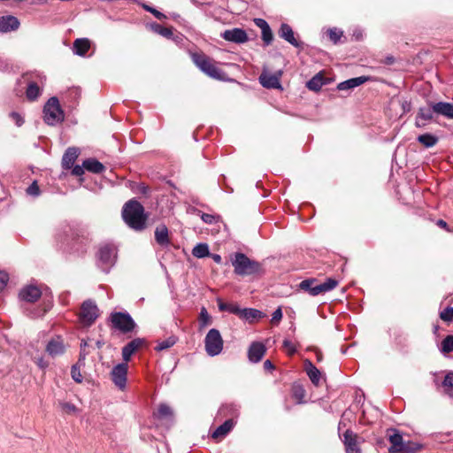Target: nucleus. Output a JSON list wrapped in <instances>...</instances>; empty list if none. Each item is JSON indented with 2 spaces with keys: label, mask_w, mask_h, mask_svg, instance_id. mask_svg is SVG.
Returning a JSON list of instances; mask_svg holds the SVG:
<instances>
[{
  "label": "nucleus",
  "mask_w": 453,
  "mask_h": 453,
  "mask_svg": "<svg viewBox=\"0 0 453 453\" xmlns=\"http://www.w3.org/2000/svg\"><path fill=\"white\" fill-rule=\"evenodd\" d=\"M122 218L127 225L134 230L140 231L145 227L144 208L134 199L125 203L122 210Z\"/></svg>",
  "instance_id": "f257e3e1"
},
{
  "label": "nucleus",
  "mask_w": 453,
  "mask_h": 453,
  "mask_svg": "<svg viewBox=\"0 0 453 453\" xmlns=\"http://www.w3.org/2000/svg\"><path fill=\"white\" fill-rule=\"evenodd\" d=\"M191 58L195 65L208 76L217 80L223 79L224 73L214 65L209 57L203 53H193Z\"/></svg>",
  "instance_id": "f03ea898"
},
{
  "label": "nucleus",
  "mask_w": 453,
  "mask_h": 453,
  "mask_svg": "<svg viewBox=\"0 0 453 453\" xmlns=\"http://www.w3.org/2000/svg\"><path fill=\"white\" fill-rule=\"evenodd\" d=\"M234 273L241 276L250 275L256 273L259 270L258 263L250 259L243 253H235L234 258L232 260Z\"/></svg>",
  "instance_id": "7ed1b4c3"
},
{
  "label": "nucleus",
  "mask_w": 453,
  "mask_h": 453,
  "mask_svg": "<svg viewBox=\"0 0 453 453\" xmlns=\"http://www.w3.org/2000/svg\"><path fill=\"white\" fill-rule=\"evenodd\" d=\"M65 115L62 111L58 99L55 96L50 97L43 107V119L45 123L54 126L64 120Z\"/></svg>",
  "instance_id": "20e7f679"
},
{
  "label": "nucleus",
  "mask_w": 453,
  "mask_h": 453,
  "mask_svg": "<svg viewBox=\"0 0 453 453\" xmlns=\"http://www.w3.org/2000/svg\"><path fill=\"white\" fill-rule=\"evenodd\" d=\"M46 81L45 75L42 73L35 72L27 75V88L26 96L29 101H35L42 94V86Z\"/></svg>",
  "instance_id": "39448f33"
},
{
  "label": "nucleus",
  "mask_w": 453,
  "mask_h": 453,
  "mask_svg": "<svg viewBox=\"0 0 453 453\" xmlns=\"http://www.w3.org/2000/svg\"><path fill=\"white\" fill-rule=\"evenodd\" d=\"M97 257L99 266L104 272L108 273L116 261L117 250L115 246L112 244L101 246Z\"/></svg>",
  "instance_id": "423d86ee"
},
{
  "label": "nucleus",
  "mask_w": 453,
  "mask_h": 453,
  "mask_svg": "<svg viewBox=\"0 0 453 453\" xmlns=\"http://www.w3.org/2000/svg\"><path fill=\"white\" fill-rule=\"evenodd\" d=\"M205 349L209 356L219 355L223 349V340L219 330L212 328L205 336Z\"/></svg>",
  "instance_id": "0eeeda50"
},
{
  "label": "nucleus",
  "mask_w": 453,
  "mask_h": 453,
  "mask_svg": "<svg viewBox=\"0 0 453 453\" xmlns=\"http://www.w3.org/2000/svg\"><path fill=\"white\" fill-rule=\"evenodd\" d=\"M111 320L115 328L123 332L129 333L135 327V323L132 317L126 312H114L111 316Z\"/></svg>",
  "instance_id": "6e6552de"
},
{
  "label": "nucleus",
  "mask_w": 453,
  "mask_h": 453,
  "mask_svg": "<svg viewBox=\"0 0 453 453\" xmlns=\"http://www.w3.org/2000/svg\"><path fill=\"white\" fill-rule=\"evenodd\" d=\"M98 317V308L91 301H85L81 309L80 319L85 326H90Z\"/></svg>",
  "instance_id": "1a4fd4ad"
},
{
  "label": "nucleus",
  "mask_w": 453,
  "mask_h": 453,
  "mask_svg": "<svg viewBox=\"0 0 453 453\" xmlns=\"http://www.w3.org/2000/svg\"><path fill=\"white\" fill-rule=\"evenodd\" d=\"M128 365L127 363H121L115 365L111 372V380L116 387L123 390L127 384Z\"/></svg>",
  "instance_id": "9d476101"
},
{
  "label": "nucleus",
  "mask_w": 453,
  "mask_h": 453,
  "mask_svg": "<svg viewBox=\"0 0 453 453\" xmlns=\"http://www.w3.org/2000/svg\"><path fill=\"white\" fill-rule=\"evenodd\" d=\"M221 37L227 42L238 44L244 43L249 40L248 35L245 32V30L237 27L225 30L221 34Z\"/></svg>",
  "instance_id": "9b49d317"
},
{
  "label": "nucleus",
  "mask_w": 453,
  "mask_h": 453,
  "mask_svg": "<svg viewBox=\"0 0 453 453\" xmlns=\"http://www.w3.org/2000/svg\"><path fill=\"white\" fill-rule=\"evenodd\" d=\"M281 73L280 71L273 74L263 72L259 76V81L266 88H281L280 82Z\"/></svg>",
  "instance_id": "f8f14e48"
},
{
  "label": "nucleus",
  "mask_w": 453,
  "mask_h": 453,
  "mask_svg": "<svg viewBox=\"0 0 453 453\" xmlns=\"http://www.w3.org/2000/svg\"><path fill=\"white\" fill-rule=\"evenodd\" d=\"M46 351L52 357L63 355L65 351L63 339L60 336L52 338L46 346Z\"/></svg>",
  "instance_id": "ddd939ff"
},
{
  "label": "nucleus",
  "mask_w": 453,
  "mask_h": 453,
  "mask_svg": "<svg viewBox=\"0 0 453 453\" xmlns=\"http://www.w3.org/2000/svg\"><path fill=\"white\" fill-rule=\"evenodd\" d=\"M19 298L28 303L37 301L42 296L41 289L34 285H28L23 288L19 292Z\"/></svg>",
  "instance_id": "4468645a"
},
{
  "label": "nucleus",
  "mask_w": 453,
  "mask_h": 453,
  "mask_svg": "<svg viewBox=\"0 0 453 453\" xmlns=\"http://www.w3.org/2000/svg\"><path fill=\"white\" fill-rule=\"evenodd\" d=\"M266 349L262 342H254L248 350L249 360L252 363H258L265 356Z\"/></svg>",
  "instance_id": "2eb2a0df"
},
{
  "label": "nucleus",
  "mask_w": 453,
  "mask_h": 453,
  "mask_svg": "<svg viewBox=\"0 0 453 453\" xmlns=\"http://www.w3.org/2000/svg\"><path fill=\"white\" fill-rule=\"evenodd\" d=\"M143 342H144L143 339L135 338L123 347L122 357H123V360L125 361V363L127 364V362L130 360L132 355L142 346Z\"/></svg>",
  "instance_id": "dca6fc26"
},
{
  "label": "nucleus",
  "mask_w": 453,
  "mask_h": 453,
  "mask_svg": "<svg viewBox=\"0 0 453 453\" xmlns=\"http://www.w3.org/2000/svg\"><path fill=\"white\" fill-rule=\"evenodd\" d=\"M343 443L346 453H361V449L357 442V435L350 430H347L344 434Z\"/></svg>",
  "instance_id": "f3484780"
},
{
  "label": "nucleus",
  "mask_w": 453,
  "mask_h": 453,
  "mask_svg": "<svg viewBox=\"0 0 453 453\" xmlns=\"http://www.w3.org/2000/svg\"><path fill=\"white\" fill-rule=\"evenodd\" d=\"M432 109L435 114L453 119V104L448 102L432 103Z\"/></svg>",
  "instance_id": "a211bd4d"
},
{
  "label": "nucleus",
  "mask_w": 453,
  "mask_h": 453,
  "mask_svg": "<svg viewBox=\"0 0 453 453\" xmlns=\"http://www.w3.org/2000/svg\"><path fill=\"white\" fill-rule=\"evenodd\" d=\"M19 27V19L14 16H2L0 17V32L7 33L15 31Z\"/></svg>",
  "instance_id": "6ab92c4d"
},
{
  "label": "nucleus",
  "mask_w": 453,
  "mask_h": 453,
  "mask_svg": "<svg viewBox=\"0 0 453 453\" xmlns=\"http://www.w3.org/2000/svg\"><path fill=\"white\" fill-rule=\"evenodd\" d=\"M388 440L391 444L388 448V451L391 453H398L404 442L402 434L397 430L392 429L389 431Z\"/></svg>",
  "instance_id": "aec40b11"
},
{
  "label": "nucleus",
  "mask_w": 453,
  "mask_h": 453,
  "mask_svg": "<svg viewBox=\"0 0 453 453\" xmlns=\"http://www.w3.org/2000/svg\"><path fill=\"white\" fill-rule=\"evenodd\" d=\"M434 111L432 109V104L430 108H419L418 112L416 116L415 125L417 127H424L426 122L432 120L434 118Z\"/></svg>",
  "instance_id": "412c9836"
},
{
  "label": "nucleus",
  "mask_w": 453,
  "mask_h": 453,
  "mask_svg": "<svg viewBox=\"0 0 453 453\" xmlns=\"http://www.w3.org/2000/svg\"><path fill=\"white\" fill-rule=\"evenodd\" d=\"M279 35L294 47H300V42L295 37L294 31L288 24H281L279 30Z\"/></svg>",
  "instance_id": "4be33fe9"
},
{
  "label": "nucleus",
  "mask_w": 453,
  "mask_h": 453,
  "mask_svg": "<svg viewBox=\"0 0 453 453\" xmlns=\"http://www.w3.org/2000/svg\"><path fill=\"white\" fill-rule=\"evenodd\" d=\"M79 156V150L74 147H70L65 152L62 158V166L64 169H71L73 166V164L76 158Z\"/></svg>",
  "instance_id": "5701e85b"
},
{
  "label": "nucleus",
  "mask_w": 453,
  "mask_h": 453,
  "mask_svg": "<svg viewBox=\"0 0 453 453\" xmlns=\"http://www.w3.org/2000/svg\"><path fill=\"white\" fill-rule=\"evenodd\" d=\"M370 80V77L368 76H359L356 78H351L347 81H344L342 82H340L337 86V88L339 90H347L350 88H354L356 87H358L365 82L368 81Z\"/></svg>",
  "instance_id": "b1692460"
},
{
  "label": "nucleus",
  "mask_w": 453,
  "mask_h": 453,
  "mask_svg": "<svg viewBox=\"0 0 453 453\" xmlns=\"http://www.w3.org/2000/svg\"><path fill=\"white\" fill-rule=\"evenodd\" d=\"M91 46L88 38H79L73 42V51L74 54L84 57Z\"/></svg>",
  "instance_id": "393cba45"
},
{
  "label": "nucleus",
  "mask_w": 453,
  "mask_h": 453,
  "mask_svg": "<svg viewBox=\"0 0 453 453\" xmlns=\"http://www.w3.org/2000/svg\"><path fill=\"white\" fill-rule=\"evenodd\" d=\"M304 369L311 381L315 386H319L321 376L320 371L308 359L304 361Z\"/></svg>",
  "instance_id": "a878e982"
},
{
  "label": "nucleus",
  "mask_w": 453,
  "mask_h": 453,
  "mask_svg": "<svg viewBox=\"0 0 453 453\" xmlns=\"http://www.w3.org/2000/svg\"><path fill=\"white\" fill-rule=\"evenodd\" d=\"M155 239L156 242L163 247L167 246L170 243L168 229L165 225H159L156 227Z\"/></svg>",
  "instance_id": "bb28decb"
},
{
  "label": "nucleus",
  "mask_w": 453,
  "mask_h": 453,
  "mask_svg": "<svg viewBox=\"0 0 453 453\" xmlns=\"http://www.w3.org/2000/svg\"><path fill=\"white\" fill-rule=\"evenodd\" d=\"M83 167L93 173H101L105 169L104 165L96 158H88L84 160Z\"/></svg>",
  "instance_id": "cd10ccee"
},
{
  "label": "nucleus",
  "mask_w": 453,
  "mask_h": 453,
  "mask_svg": "<svg viewBox=\"0 0 453 453\" xmlns=\"http://www.w3.org/2000/svg\"><path fill=\"white\" fill-rule=\"evenodd\" d=\"M234 422L233 419L226 420L222 425L216 428L212 433V438L217 439L226 436L234 427Z\"/></svg>",
  "instance_id": "c85d7f7f"
},
{
  "label": "nucleus",
  "mask_w": 453,
  "mask_h": 453,
  "mask_svg": "<svg viewBox=\"0 0 453 453\" xmlns=\"http://www.w3.org/2000/svg\"><path fill=\"white\" fill-rule=\"evenodd\" d=\"M262 311L252 309V308H244L242 310L241 319H243L250 323L254 322L257 319H259L263 317Z\"/></svg>",
  "instance_id": "c756f323"
},
{
  "label": "nucleus",
  "mask_w": 453,
  "mask_h": 453,
  "mask_svg": "<svg viewBox=\"0 0 453 453\" xmlns=\"http://www.w3.org/2000/svg\"><path fill=\"white\" fill-rule=\"evenodd\" d=\"M317 280L315 279L304 280L299 284V288L308 292L310 295L316 296L320 293H315V289L318 288Z\"/></svg>",
  "instance_id": "7c9ffc66"
},
{
  "label": "nucleus",
  "mask_w": 453,
  "mask_h": 453,
  "mask_svg": "<svg viewBox=\"0 0 453 453\" xmlns=\"http://www.w3.org/2000/svg\"><path fill=\"white\" fill-rule=\"evenodd\" d=\"M154 416L159 419L171 418L173 417V411L167 404L161 403L154 413Z\"/></svg>",
  "instance_id": "2f4dec72"
},
{
  "label": "nucleus",
  "mask_w": 453,
  "mask_h": 453,
  "mask_svg": "<svg viewBox=\"0 0 453 453\" xmlns=\"http://www.w3.org/2000/svg\"><path fill=\"white\" fill-rule=\"evenodd\" d=\"M417 140L421 144H423L426 148H432L438 142V138L435 135H434L432 134H428V133L418 135Z\"/></svg>",
  "instance_id": "473e14b6"
},
{
  "label": "nucleus",
  "mask_w": 453,
  "mask_h": 453,
  "mask_svg": "<svg viewBox=\"0 0 453 453\" xmlns=\"http://www.w3.org/2000/svg\"><path fill=\"white\" fill-rule=\"evenodd\" d=\"M324 84L323 76L318 73L307 82L306 86L310 90L319 91Z\"/></svg>",
  "instance_id": "72a5a7b5"
},
{
  "label": "nucleus",
  "mask_w": 453,
  "mask_h": 453,
  "mask_svg": "<svg viewBox=\"0 0 453 453\" xmlns=\"http://www.w3.org/2000/svg\"><path fill=\"white\" fill-rule=\"evenodd\" d=\"M338 285V281L334 279L329 278L325 282L318 284L315 293H326L334 289Z\"/></svg>",
  "instance_id": "f704fd0d"
},
{
  "label": "nucleus",
  "mask_w": 453,
  "mask_h": 453,
  "mask_svg": "<svg viewBox=\"0 0 453 453\" xmlns=\"http://www.w3.org/2000/svg\"><path fill=\"white\" fill-rule=\"evenodd\" d=\"M192 254L197 258L208 257L210 255L209 246L206 243H198L193 248Z\"/></svg>",
  "instance_id": "c9c22d12"
},
{
  "label": "nucleus",
  "mask_w": 453,
  "mask_h": 453,
  "mask_svg": "<svg viewBox=\"0 0 453 453\" xmlns=\"http://www.w3.org/2000/svg\"><path fill=\"white\" fill-rule=\"evenodd\" d=\"M177 342V337L171 335L164 341L158 342L155 347V350L162 351L173 347Z\"/></svg>",
  "instance_id": "e433bc0d"
},
{
  "label": "nucleus",
  "mask_w": 453,
  "mask_h": 453,
  "mask_svg": "<svg viewBox=\"0 0 453 453\" xmlns=\"http://www.w3.org/2000/svg\"><path fill=\"white\" fill-rule=\"evenodd\" d=\"M442 388L447 395L453 397V372H449L445 376Z\"/></svg>",
  "instance_id": "4c0bfd02"
},
{
  "label": "nucleus",
  "mask_w": 453,
  "mask_h": 453,
  "mask_svg": "<svg viewBox=\"0 0 453 453\" xmlns=\"http://www.w3.org/2000/svg\"><path fill=\"white\" fill-rule=\"evenodd\" d=\"M150 28L156 34H158L165 38H170L173 35V30L168 27H164L157 23L150 24Z\"/></svg>",
  "instance_id": "58836bf2"
},
{
  "label": "nucleus",
  "mask_w": 453,
  "mask_h": 453,
  "mask_svg": "<svg viewBox=\"0 0 453 453\" xmlns=\"http://www.w3.org/2000/svg\"><path fill=\"white\" fill-rule=\"evenodd\" d=\"M421 448L422 446L420 444L408 441L403 442L398 453H416Z\"/></svg>",
  "instance_id": "ea45409f"
},
{
  "label": "nucleus",
  "mask_w": 453,
  "mask_h": 453,
  "mask_svg": "<svg viewBox=\"0 0 453 453\" xmlns=\"http://www.w3.org/2000/svg\"><path fill=\"white\" fill-rule=\"evenodd\" d=\"M198 322L200 328L206 327L211 322V316L209 315L207 310L204 307L201 309Z\"/></svg>",
  "instance_id": "a19ab883"
},
{
  "label": "nucleus",
  "mask_w": 453,
  "mask_h": 453,
  "mask_svg": "<svg viewBox=\"0 0 453 453\" xmlns=\"http://www.w3.org/2000/svg\"><path fill=\"white\" fill-rule=\"evenodd\" d=\"M441 351L449 353L453 351V335L446 336L441 342Z\"/></svg>",
  "instance_id": "79ce46f5"
},
{
  "label": "nucleus",
  "mask_w": 453,
  "mask_h": 453,
  "mask_svg": "<svg viewBox=\"0 0 453 453\" xmlns=\"http://www.w3.org/2000/svg\"><path fill=\"white\" fill-rule=\"evenodd\" d=\"M142 7L146 11V12H150L151 14H153L155 16V18H157V19L159 20H162V19H166V16L162 13L161 12L157 11V9H155L154 7L152 6H150L148 5L147 4H142Z\"/></svg>",
  "instance_id": "37998d69"
},
{
  "label": "nucleus",
  "mask_w": 453,
  "mask_h": 453,
  "mask_svg": "<svg viewBox=\"0 0 453 453\" xmlns=\"http://www.w3.org/2000/svg\"><path fill=\"white\" fill-rule=\"evenodd\" d=\"M82 363H77L76 365H73L71 369V374L72 378L76 381L81 383L82 381V375L81 373L80 367Z\"/></svg>",
  "instance_id": "c03bdc74"
},
{
  "label": "nucleus",
  "mask_w": 453,
  "mask_h": 453,
  "mask_svg": "<svg viewBox=\"0 0 453 453\" xmlns=\"http://www.w3.org/2000/svg\"><path fill=\"white\" fill-rule=\"evenodd\" d=\"M293 396L297 400L298 403H303L305 396V390L302 386H294Z\"/></svg>",
  "instance_id": "a18cd8bd"
},
{
  "label": "nucleus",
  "mask_w": 453,
  "mask_h": 453,
  "mask_svg": "<svg viewBox=\"0 0 453 453\" xmlns=\"http://www.w3.org/2000/svg\"><path fill=\"white\" fill-rule=\"evenodd\" d=\"M59 406L61 407L62 411L67 414H73L78 411L77 407L71 403L59 402Z\"/></svg>",
  "instance_id": "49530a36"
},
{
  "label": "nucleus",
  "mask_w": 453,
  "mask_h": 453,
  "mask_svg": "<svg viewBox=\"0 0 453 453\" xmlns=\"http://www.w3.org/2000/svg\"><path fill=\"white\" fill-rule=\"evenodd\" d=\"M330 40L334 43H337L341 37L342 36V32L338 30L337 28H330L327 32Z\"/></svg>",
  "instance_id": "de8ad7c7"
},
{
  "label": "nucleus",
  "mask_w": 453,
  "mask_h": 453,
  "mask_svg": "<svg viewBox=\"0 0 453 453\" xmlns=\"http://www.w3.org/2000/svg\"><path fill=\"white\" fill-rule=\"evenodd\" d=\"M262 39H263L264 42L265 43V45H269L272 43L273 36V33H272L270 27H265V28L263 27Z\"/></svg>",
  "instance_id": "09e8293b"
},
{
  "label": "nucleus",
  "mask_w": 453,
  "mask_h": 453,
  "mask_svg": "<svg viewBox=\"0 0 453 453\" xmlns=\"http://www.w3.org/2000/svg\"><path fill=\"white\" fill-rule=\"evenodd\" d=\"M440 318L444 321H451L453 319V308L447 307L440 313Z\"/></svg>",
  "instance_id": "8fccbe9b"
},
{
  "label": "nucleus",
  "mask_w": 453,
  "mask_h": 453,
  "mask_svg": "<svg viewBox=\"0 0 453 453\" xmlns=\"http://www.w3.org/2000/svg\"><path fill=\"white\" fill-rule=\"evenodd\" d=\"M88 346V342L86 340H81V351H80V357H79V363H83L88 352L86 351V347Z\"/></svg>",
  "instance_id": "3c124183"
},
{
  "label": "nucleus",
  "mask_w": 453,
  "mask_h": 453,
  "mask_svg": "<svg viewBox=\"0 0 453 453\" xmlns=\"http://www.w3.org/2000/svg\"><path fill=\"white\" fill-rule=\"evenodd\" d=\"M283 347L288 355H293L296 351L295 344L289 340H284Z\"/></svg>",
  "instance_id": "603ef678"
},
{
  "label": "nucleus",
  "mask_w": 453,
  "mask_h": 453,
  "mask_svg": "<svg viewBox=\"0 0 453 453\" xmlns=\"http://www.w3.org/2000/svg\"><path fill=\"white\" fill-rule=\"evenodd\" d=\"M282 316H283V315H282L281 308H280V307H279V308H277V309L273 311V315H272L271 322H272L273 324H278V323L281 320Z\"/></svg>",
  "instance_id": "864d4df0"
},
{
  "label": "nucleus",
  "mask_w": 453,
  "mask_h": 453,
  "mask_svg": "<svg viewBox=\"0 0 453 453\" xmlns=\"http://www.w3.org/2000/svg\"><path fill=\"white\" fill-rule=\"evenodd\" d=\"M10 117L12 118V119L15 122V124L18 127H21L23 125L24 119L19 113H18L16 111H12L10 113Z\"/></svg>",
  "instance_id": "5fc2aeb1"
},
{
  "label": "nucleus",
  "mask_w": 453,
  "mask_h": 453,
  "mask_svg": "<svg viewBox=\"0 0 453 453\" xmlns=\"http://www.w3.org/2000/svg\"><path fill=\"white\" fill-rule=\"evenodd\" d=\"M27 194L31 196L39 195V187L35 181H34L27 189Z\"/></svg>",
  "instance_id": "6e6d98bb"
},
{
  "label": "nucleus",
  "mask_w": 453,
  "mask_h": 453,
  "mask_svg": "<svg viewBox=\"0 0 453 453\" xmlns=\"http://www.w3.org/2000/svg\"><path fill=\"white\" fill-rule=\"evenodd\" d=\"M202 220L206 224H212L216 221V216L208 214V213H203L202 214Z\"/></svg>",
  "instance_id": "4d7b16f0"
},
{
  "label": "nucleus",
  "mask_w": 453,
  "mask_h": 453,
  "mask_svg": "<svg viewBox=\"0 0 453 453\" xmlns=\"http://www.w3.org/2000/svg\"><path fill=\"white\" fill-rule=\"evenodd\" d=\"M8 274L4 272H0V291H2L8 282Z\"/></svg>",
  "instance_id": "13d9d810"
},
{
  "label": "nucleus",
  "mask_w": 453,
  "mask_h": 453,
  "mask_svg": "<svg viewBox=\"0 0 453 453\" xmlns=\"http://www.w3.org/2000/svg\"><path fill=\"white\" fill-rule=\"evenodd\" d=\"M72 174L75 176H81L84 173L85 167L82 165H75L72 167Z\"/></svg>",
  "instance_id": "bf43d9fd"
},
{
  "label": "nucleus",
  "mask_w": 453,
  "mask_h": 453,
  "mask_svg": "<svg viewBox=\"0 0 453 453\" xmlns=\"http://www.w3.org/2000/svg\"><path fill=\"white\" fill-rule=\"evenodd\" d=\"M242 310V309H241L236 304H232V303L229 304L228 311L230 313H233V314H235V315H238L239 317H241Z\"/></svg>",
  "instance_id": "052dcab7"
},
{
  "label": "nucleus",
  "mask_w": 453,
  "mask_h": 453,
  "mask_svg": "<svg viewBox=\"0 0 453 453\" xmlns=\"http://www.w3.org/2000/svg\"><path fill=\"white\" fill-rule=\"evenodd\" d=\"M255 23L258 27L261 28V31L263 30V27L265 28L269 27L268 23L263 19H256Z\"/></svg>",
  "instance_id": "680f3d73"
},
{
  "label": "nucleus",
  "mask_w": 453,
  "mask_h": 453,
  "mask_svg": "<svg viewBox=\"0 0 453 453\" xmlns=\"http://www.w3.org/2000/svg\"><path fill=\"white\" fill-rule=\"evenodd\" d=\"M218 303H219V309L220 311H228V308H229V304L230 303H223L221 300H219Z\"/></svg>",
  "instance_id": "e2e57ef3"
},
{
  "label": "nucleus",
  "mask_w": 453,
  "mask_h": 453,
  "mask_svg": "<svg viewBox=\"0 0 453 453\" xmlns=\"http://www.w3.org/2000/svg\"><path fill=\"white\" fill-rule=\"evenodd\" d=\"M264 367L266 370H272L273 369V365L270 360H265L264 363Z\"/></svg>",
  "instance_id": "0e129e2a"
},
{
  "label": "nucleus",
  "mask_w": 453,
  "mask_h": 453,
  "mask_svg": "<svg viewBox=\"0 0 453 453\" xmlns=\"http://www.w3.org/2000/svg\"><path fill=\"white\" fill-rule=\"evenodd\" d=\"M211 257H212V259H213V261H214L215 263H217V264H220V263H221V260H222V259H221L220 255H219V254H212V255H211Z\"/></svg>",
  "instance_id": "69168bd1"
},
{
  "label": "nucleus",
  "mask_w": 453,
  "mask_h": 453,
  "mask_svg": "<svg viewBox=\"0 0 453 453\" xmlns=\"http://www.w3.org/2000/svg\"><path fill=\"white\" fill-rule=\"evenodd\" d=\"M437 226H441L442 228H447V223L443 219H439L437 221Z\"/></svg>",
  "instance_id": "338daca9"
},
{
  "label": "nucleus",
  "mask_w": 453,
  "mask_h": 453,
  "mask_svg": "<svg viewBox=\"0 0 453 453\" xmlns=\"http://www.w3.org/2000/svg\"><path fill=\"white\" fill-rule=\"evenodd\" d=\"M394 61H395V59H394V58H393V57H387V58H386V60H385V63H386L387 65H391V64H393V63H394Z\"/></svg>",
  "instance_id": "774afa93"
}]
</instances>
